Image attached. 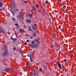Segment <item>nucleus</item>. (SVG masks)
<instances>
[{"label":"nucleus","mask_w":76,"mask_h":76,"mask_svg":"<svg viewBox=\"0 0 76 76\" xmlns=\"http://www.w3.org/2000/svg\"><path fill=\"white\" fill-rule=\"evenodd\" d=\"M4 52L3 53V56H6L7 54V46H5L4 48Z\"/></svg>","instance_id":"obj_1"},{"label":"nucleus","mask_w":76,"mask_h":76,"mask_svg":"<svg viewBox=\"0 0 76 76\" xmlns=\"http://www.w3.org/2000/svg\"><path fill=\"white\" fill-rule=\"evenodd\" d=\"M0 31H1V32L4 33V34H5V33H6V31H4V29L1 28V27H0Z\"/></svg>","instance_id":"obj_2"},{"label":"nucleus","mask_w":76,"mask_h":76,"mask_svg":"<svg viewBox=\"0 0 76 76\" xmlns=\"http://www.w3.org/2000/svg\"><path fill=\"white\" fill-rule=\"evenodd\" d=\"M36 26H37V25H36V24H34V25L32 26V28L34 29V30H37V29L36 28Z\"/></svg>","instance_id":"obj_3"},{"label":"nucleus","mask_w":76,"mask_h":76,"mask_svg":"<svg viewBox=\"0 0 76 76\" xmlns=\"http://www.w3.org/2000/svg\"><path fill=\"white\" fill-rule=\"evenodd\" d=\"M57 64L58 66L59 67V69H61V64L58 62H57Z\"/></svg>","instance_id":"obj_4"},{"label":"nucleus","mask_w":76,"mask_h":76,"mask_svg":"<svg viewBox=\"0 0 76 76\" xmlns=\"http://www.w3.org/2000/svg\"><path fill=\"white\" fill-rule=\"evenodd\" d=\"M29 58L30 59V61L31 62L33 61V60L32 59V55L31 54L30 55Z\"/></svg>","instance_id":"obj_5"},{"label":"nucleus","mask_w":76,"mask_h":76,"mask_svg":"<svg viewBox=\"0 0 76 76\" xmlns=\"http://www.w3.org/2000/svg\"><path fill=\"white\" fill-rule=\"evenodd\" d=\"M23 17V14H20L18 16L19 18H22Z\"/></svg>","instance_id":"obj_6"},{"label":"nucleus","mask_w":76,"mask_h":76,"mask_svg":"<svg viewBox=\"0 0 76 76\" xmlns=\"http://www.w3.org/2000/svg\"><path fill=\"white\" fill-rule=\"evenodd\" d=\"M5 71L6 72H9L10 71V69L9 68H6L4 69Z\"/></svg>","instance_id":"obj_7"},{"label":"nucleus","mask_w":76,"mask_h":76,"mask_svg":"<svg viewBox=\"0 0 76 76\" xmlns=\"http://www.w3.org/2000/svg\"><path fill=\"white\" fill-rule=\"evenodd\" d=\"M19 31L20 32H22L23 33V32H25V31L23 29H22L21 28H20L19 29Z\"/></svg>","instance_id":"obj_8"},{"label":"nucleus","mask_w":76,"mask_h":76,"mask_svg":"<svg viewBox=\"0 0 76 76\" xmlns=\"http://www.w3.org/2000/svg\"><path fill=\"white\" fill-rule=\"evenodd\" d=\"M34 75L36 76V75H38V71H36L34 73Z\"/></svg>","instance_id":"obj_9"},{"label":"nucleus","mask_w":76,"mask_h":76,"mask_svg":"<svg viewBox=\"0 0 76 76\" xmlns=\"http://www.w3.org/2000/svg\"><path fill=\"white\" fill-rule=\"evenodd\" d=\"M26 22H28V23H31V20H26Z\"/></svg>","instance_id":"obj_10"},{"label":"nucleus","mask_w":76,"mask_h":76,"mask_svg":"<svg viewBox=\"0 0 76 76\" xmlns=\"http://www.w3.org/2000/svg\"><path fill=\"white\" fill-rule=\"evenodd\" d=\"M28 28L29 29V31H32V29L31 28V27L30 26H28Z\"/></svg>","instance_id":"obj_11"},{"label":"nucleus","mask_w":76,"mask_h":76,"mask_svg":"<svg viewBox=\"0 0 76 76\" xmlns=\"http://www.w3.org/2000/svg\"><path fill=\"white\" fill-rule=\"evenodd\" d=\"M34 46L35 48H37L38 47V45L37 44H36L34 45Z\"/></svg>","instance_id":"obj_12"},{"label":"nucleus","mask_w":76,"mask_h":76,"mask_svg":"<svg viewBox=\"0 0 76 76\" xmlns=\"http://www.w3.org/2000/svg\"><path fill=\"white\" fill-rule=\"evenodd\" d=\"M30 47L31 48H33V47H34V45L31 44L30 45Z\"/></svg>","instance_id":"obj_13"},{"label":"nucleus","mask_w":76,"mask_h":76,"mask_svg":"<svg viewBox=\"0 0 76 76\" xmlns=\"http://www.w3.org/2000/svg\"><path fill=\"white\" fill-rule=\"evenodd\" d=\"M11 6H14V5H15V3L14 2H12V4H11Z\"/></svg>","instance_id":"obj_14"},{"label":"nucleus","mask_w":76,"mask_h":76,"mask_svg":"<svg viewBox=\"0 0 76 76\" xmlns=\"http://www.w3.org/2000/svg\"><path fill=\"white\" fill-rule=\"evenodd\" d=\"M2 3L1 2L0 3V7H2Z\"/></svg>","instance_id":"obj_15"},{"label":"nucleus","mask_w":76,"mask_h":76,"mask_svg":"<svg viewBox=\"0 0 76 76\" xmlns=\"http://www.w3.org/2000/svg\"><path fill=\"white\" fill-rule=\"evenodd\" d=\"M66 5H64V6H63V9H66Z\"/></svg>","instance_id":"obj_16"},{"label":"nucleus","mask_w":76,"mask_h":76,"mask_svg":"<svg viewBox=\"0 0 76 76\" xmlns=\"http://www.w3.org/2000/svg\"><path fill=\"white\" fill-rule=\"evenodd\" d=\"M33 36L34 37H36V34L35 33H34Z\"/></svg>","instance_id":"obj_17"},{"label":"nucleus","mask_w":76,"mask_h":76,"mask_svg":"<svg viewBox=\"0 0 76 76\" xmlns=\"http://www.w3.org/2000/svg\"><path fill=\"white\" fill-rule=\"evenodd\" d=\"M29 16L30 17H32V14H31L30 15V14H29Z\"/></svg>","instance_id":"obj_18"},{"label":"nucleus","mask_w":76,"mask_h":76,"mask_svg":"<svg viewBox=\"0 0 76 76\" xmlns=\"http://www.w3.org/2000/svg\"><path fill=\"white\" fill-rule=\"evenodd\" d=\"M45 3L46 4H48V1H45Z\"/></svg>","instance_id":"obj_19"},{"label":"nucleus","mask_w":76,"mask_h":76,"mask_svg":"<svg viewBox=\"0 0 76 76\" xmlns=\"http://www.w3.org/2000/svg\"><path fill=\"white\" fill-rule=\"evenodd\" d=\"M34 43H35V42H32L31 44L32 45H34Z\"/></svg>","instance_id":"obj_20"},{"label":"nucleus","mask_w":76,"mask_h":76,"mask_svg":"<svg viewBox=\"0 0 76 76\" xmlns=\"http://www.w3.org/2000/svg\"><path fill=\"white\" fill-rule=\"evenodd\" d=\"M12 15H13V16H14V15H15V13H14L13 12H12Z\"/></svg>","instance_id":"obj_21"},{"label":"nucleus","mask_w":76,"mask_h":76,"mask_svg":"<svg viewBox=\"0 0 76 76\" xmlns=\"http://www.w3.org/2000/svg\"><path fill=\"white\" fill-rule=\"evenodd\" d=\"M17 40V38H15V39H14L13 41H16Z\"/></svg>","instance_id":"obj_22"},{"label":"nucleus","mask_w":76,"mask_h":76,"mask_svg":"<svg viewBox=\"0 0 76 76\" xmlns=\"http://www.w3.org/2000/svg\"><path fill=\"white\" fill-rule=\"evenodd\" d=\"M12 20H13V21H15V18H12Z\"/></svg>","instance_id":"obj_23"},{"label":"nucleus","mask_w":76,"mask_h":76,"mask_svg":"<svg viewBox=\"0 0 76 76\" xmlns=\"http://www.w3.org/2000/svg\"><path fill=\"white\" fill-rule=\"evenodd\" d=\"M30 74H31V75H34V73H33V72H31L30 73Z\"/></svg>","instance_id":"obj_24"},{"label":"nucleus","mask_w":76,"mask_h":76,"mask_svg":"<svg viewBox=\"0 0 76 76\" xmlns=\"http://www.w3.org/2000/svg\"><path fill=\"white\" fill-rule=\"evenodd\" d=\"M13 50H16V48L14 47L13 49Z\"/></svg>","instance_id":"obj_25"},{"label":"nucleus","mask_w":76,"mask_h":76,"mask_svg":"<svg viewBox=\"0 0 76 76\" xmlns=\"http://www.w3.org/2000/svg\"><path fill=\"white\" fill-rule=\"evenodd\" d=\"M36 7H39V6L38 5H36Z\"/></svg>","instance_id":"obj_26"},{"label":"nucleus","mask_w":76,"mask_h":76,"mask_svg":"<svg viewBox=\"0 0 76 76\" xmlns=\"http://www.w3.org/2000/svg\"><path fill=\"white\" fill-rule=\"evenodd\" d=\"M11 39H12V40H13L14 39V38H13L12 37H11Z\"/></svg>","instance_id":"obj_27"},{"label":"nucleus","mask_w":76,"mask_h":76,"mask_svg":"<svg viewBox=\"0 0 76 76\" xmlns=\"http://www.w3.org/2000/svg\"><path fill=\"white\" fill-rule=\"evenodd\" d=\"M24 45H27V43H26V42H25L24 43Z\"/></svg>","instance_id":"obj_28"},{"label":"nucleus","mask_w":76,"mask_h":76,"mask_svg":"<svg viewBox=\"0 0 76 76\" xmlns=\"http://www.w3.org/2000/svg\"><path fill=\"white\" fill-rule=\"evenodd\" d=\"M15 35L17 37L18 35H17V34L16 33H15Z\"/></svg>","instance_id":"obj_29"},{"label":"nucleus","mask_w":76,"mask_h":76,"mask_svg":"<svg viewBox=\"0 0 76 76\" xmlns=\"http://www.w3.org/2000/svg\"><path fill=\"white\" fill-rule=\"evenodd\" d=\"M19 26H17V28H19Z\"/></svg>","instance_id":"obj_30"},{"label":"nucleus","mask_w":76,"mask_h":76,"mask_svg":"<svg viewBox=\"0 0 76 76\" xmlns=\"http://www.w3.org/2000/svg\"><path fill=\"white\" fill-rule=\"evenodd\" d=\"M15 26H18V24H15Z\"/></svg>","instance_id":"obj_31"},{"label":"nucleus","mask_w":76,"mask_h":76,"mask_svg":"<svg viewBox=\"0 0 76 76\" xmlns=\"http://www.w3.org/2000/svg\"><path fill=\"white\" fill-rule=\"evenodd\" d=\"M39 70L40 71H42V69L41 68H39Z\"/></svg>","instance_id":"obj_32"},{"label":"nucleus","mask_w":76,"mask_h":76,"mask_svg":"<svg viewBox=\"0 0 76 76\" xmlns=\"http://www.w3.org/2000/svg\"><path fill=\"white\" fill-rule=\"evenodd\" d=\"M29 41L28 40V39H27V42H29Z\"/></svg>","instance_id":"obj_33"},{"label":"nucleus","mask_w":76,"mask_h":76,"mask_svg":"<svg viewBox=\"0 0 76 76\" xmlns=\"http://www.w3.org/2000/svg\"><path fill=\"white\" fill-rule=\"evenodd\" d=\"M64 61H67V59H65L64 60Z\"/></svg>","instance_id":"obj_34"},{"label":"nucleus","mask_w":76,"mask_h":76,"mask_svg":"<svg viewBox=\"0 0 76 76\" xmlns=\"http://www.w3.org/2000/svg\"><path fill=\"white\" fill-rule=\"evenodd\" d=\"M32 37H30V39H32Z\"/></svg>","instance_id":"obj_35"},{"label":"nucleus","mask_w":76,"mask_h":76,"mask_svg":"<svg viewBox=\"0 0 76 76\" xmlns=\"http://www.w3.org/2000/svg\"><path fill=\"white\" fill-rule=\"evenodd\" d=\"M31 12L32 14H34V13H33V12H32V10H31Z\"/></svg>","instance_id":"obj_36"},{"label":"nucleus","mask_w":76,"mask_h":76,"mask_svg":"<svg viewBox=\"0 0 76 76\" xmlns=\"http://www.w3.org/2000/svg\"><path fill=\"white\" fill-rule=\"evenodd\" d=\"M35 41H37L38 40L37 39H35Z\"/></svg>","instance_id":"obj_37"},{"label":"nucleus","mask_w":76,"mask_h":76,"mask_svg":"<svg viewBox=\"0 0 76 76\" xmlns=\"http://www.w3.org/2000/svg\"><path fill=\"white\" fill-rule=\"evenodd\" d=\"M18 10H18V9L16 10L17 12H18Z\"/></svg>","instance_id":"obj_38"},{"label":"nucleus","mask_w":76,"mask_h":76,"mask_svg":"<svg viewBox=\"0 0 76 76\" xmlns=\"http://www.w3.org/2000/svg\"><path fill=\"white\" fill-rule=\"evenodd\" d=\"M27 56H28V57H29V55H27Z\"/></svg>","instance_id":"obj_39"},{"label":"nucleus","mask_w":76,"mask_h":76,"mask_svg":"<svg viewBox=\"0 0 76 76\" xmlns=\"http://www.w3.org/2000/svg\"><path fill=\"white\" fill-rule=\"evenodd\" d=\"M25 3H27V1H26L25 2Z\"/></svg>","instance_id":"obj_40"},{"label":"nucleus","mask_w":76,"mask_h":76,"mask_svg":"<svg viewBox=\"0 0 76 76\" xmlns=\"http://www.w3.org/2000/svg\"><path fill=\"white\" fill-rule=\"evenodd\" d=\"M42 15H44V13H43L42 14Z\"/></svg>","instance_id":"obj_41"},{"label":"nucleus","mask_w":76,"mask_h":76,"mask_svg":"<svg viewBox=\"0 0 76 76\" xmlns=\"http://www.w3.org/2000/svg\"><path fill=\"white\" fill-rule=\"evenodd\" d=\"M13 76H17V75H13Z\"/></svg>","instance_id":"obj_42"},{"label":"nucleus","mask_w":76,"mask_h":76,"mask_svg":"<svg viewBox=\"0 0 76 76\" xmlns=\"http://www.w3.org/2000/svg\"><path fill=\"white\" fill-rule=\"evenodd\" d=\"M53 47V45L51 46V47Z\"/></svg>","instance_id":"obj_43"},{"label":"nucleus","mask_w":76,"mask_h":76,"mask_svg":"<svg viewBox=\"0 0 76 76\" xmlns=\"http://www.w3.org/2000/svg\"><path fill=\"white\" fill-rule=\"evenodd\" d=\"M48 64V63H47L46 64Z\"/></svg>","instance_id":"obj_44"},{"label":"nucleus","mask_w":76,"mask_h":76,"mask_svg":"<svg viewBox=\"0 0 76 76\" xmlns=\"http://www.w3.org/2000/svg\"><path fill=\"white\" fill-rule=\"evenodd\" d=\"M24 2H25V1H24Z\"/></svg>","instance_id":"obj_45"},{"label":"nucleus","mask_w":76,"mask_h":76,"mask_svg":"<svg viewBox=\"0 0 76 76\" xmlns=\"http://www.w3.org/2000/svg\"><path fill=\"white\" fill-rule=\"evenodd\" d=\"M45 68H46V66H45Z\"/></svg>","instance_id":"obj_46"},{"label":"nucleus","mask_w":76,"mask_h":76,"mask_svg":"<svg viewBox=\"0 0 76 76\" xmlns=\"http://www.w3.org/2000/svg\"><path fill=\"white\" fill-rule=\"evenodd\" d=\"M0 10H1V9H0Z\"/></svg>","instance_id":"obj_47"}]
</instances>
